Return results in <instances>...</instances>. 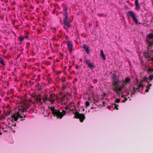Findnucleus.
Here are the masks:
<instances>
[{"label": "nucleus", "instance_id": "4c0bfd02", "mask_svg": "<svg viewBox=\"0 0 153 153\" xmlns=\"http://www.w3.org/2000/svg\"><path fill=\"white\" fill-rule=\"evenodd\" d=\"M131 94L132 95H133V94H134L135 93V92H134L133 91H132V92H131Z\"/></svg>", "mask_w": 153, "mask_h": 153}, {"label": "nucleus", "instance_id": "b1692460", "mask_svg": "<svg viewBox=\"0 0 153 153\" xmlns=\"http://www.w3.org/2000/svg\"><path fill=\"white\" fill-rule=\"evenodd\" d=\"M149 78L150 80L152 81L153 79V74H151L149 76Z\"/></svg>", "mask_w": 153, "mask_h": 153}, {"label": "nucleus", "instance_id": "58836bf2", "mask_svg": "<svg viewBox=\"0 0 153 153\" xmlns=\"http://www.w3.org/2000/svg\"><path fill=\"white\" fill-rule=\"evenodd\" d=\"M94 101L95 102H98V101H97V100H96L95 99H94Z\"/></svg>", "mask_w": 153, "mask_h": 153}, {"label": "nucleus", "instance_id": "2eb2a0df", "mask_svg": "<svg viewBox=\"0 0 153 153\" xmlns=\"http://www.w3.org/2000/svg\"><path fill=\"white\" fill-rule=\"evenodd\" d=\"M68 13L63 14L65 15V18L63 19V22L69 21Z\"/></svg>", "mask_w": 153, "mask_h": 153}, {"label": "nucleus", "instance_id": "49530a36", "mask_svg": "<svg viewBox=\"0 0 153 153\" xmlns=\"http://www.w3.org/2000/svg\"><path fill=\"white\" fill-rule=\"evenodd\" d=\"M64 28L65 29H66H66H67L65 27H64Z\"/></svg>", "mask_w": 153, "mask_h": 153}, {"label": "nucleus", "instance_id": "e433bc0d", "mask_svg": "<svg viewBox=\"0 0 153 153\" xmlns=\"http://www.w3.org/2000/svg\"><path fill=\"white\" fill-rule=\"evenodd\" d=\"M24 37V38H26V39H28L29 38V37L28 36H26Z\"/></svg>", "mask_w": 153, "mask_h": 153}, {"label": "nucleus", "instance_id": "a19ab883", "mask_svg": "<svg viewBox=\"0 0 153 153\" xmlns=\"http://www.w3.org/2000/svg\"><path fill=\"white\" fill-rule=\"evenodd\" d=\"M60 54L61 56H62V57H63V54H62V53H60Z\"/></svg>", "mask_w": 153, "mask_h": 153}, {"label": "nucleus", "instance_id": "5fc2aeb1", "mask_svg": "<svg viewBox=\"0 0 153 153\" xmlns=\"http://www.w3.org/2000/svg\"><path fill=\"white\" fill-rule=\"evenodd\" d=\"M151 52H152V53H153V51H151Z\"/></svg>", "mask_w": 153, "mask_h": 153}, {"label": "nucleus", "instance_id": "ddd939ff", "mask_svg": "<svg viewBox=\"0 0 153 153\" xmlns=\"http://www.w3.org/2000/svg\"><path fill=\"white\" fill-rule=\"evenodd\" d=\"M152 53L148 52L147 54V57L153 61V57L151 56Z\"/></svg>", "mask_w": 153, "mask_h": 153}, {"label": "nucleus", "instance_id": "f704fd0d", "mask_svg": "<svg viewBox=\"0 0 153 153\" xmlns=\"http://www.w3.org/2000/svg\"><path fill=\"white\" fill-rule=\"evenodd\" d=\"M146 88H147V89H150V87L149 86V85H147V86H146Z\"/></svg>", "mask_w": 153, "mask_h": 153}, {"label": "nucleus", "instance_id": "c9c22d12", "mask_svg": "<svg viewBox=\"0 0 153 153\" xmlns=\"http://www.w3.org/2000/svg\"><path fill=\"white\" fill-rule=\"evenodd\" d=\"M149 89H146L145 90V92H148L149 91Z\"/></svg>", "mask_w": 153, "mask_h": 153}, {"label": "nucleus", "instance_id": "39448f33", "mask_svg": "<svg viewBox=\"0 0 153 153\" xmlns=\"http://www.w3.org/2000/svg\"><path fill=\"white\" fill-rule=\"evenodd\" d=\"M55 95L54 94H51L49 96L48 95H46L44 98L43 99V101L46 103V101H49L51 104H53L55 101Z\"/></svg>", "mask_w": 153, "mask_h": 153}, {"label": "nucleus", "instance_id": "72a5a7b5", "mask_svg": "<svg viewBox=\"0 0 153 153\" xmlns=\"http://www.w3.org/2000/svg\"><path fill=\"white\" fill-rule=\"evenodd\" d=\"M69 108V107L68 106H66L65 108V109L67 110L68 109V108Z\"/></svg>", "mask_w": 153, "mask_h": 153}, {"label": "nucleus", "instance_id": "f257e3e1", "mask_svg": "<svg viewBox=\"0 0 153 153\" xmlns=\"http://www.w3.org/2000/svg\"><path fill=\"white\" fill-rule=\"evenodd\" d=\"M112 79L111 84L112 87V90L114 92L118 93V91H121L127 84L130 83L131 79L129 77H126L125 78V80H121L123 84L120 85V82L119 79L117 77V75L115 73H113L111 76Z\"/></svg>", "mask_w": 153, "mask_h": 153}, {"label": "nucleus", "instance_id": "3c124183", "mask_svg": "<svg viewBox=\"0 0 153 153\" xmlns=\"http://www.w3.org/2000/svg\"><path fill=\"white\" fill-rule=\"evenodd\" d=\"M0 134H1V135L2 134V133L1 132H0Z\"/></svg>", "mask_w": 153, "mask_h": 153}, {"label": "nucleus", "instance_id": "c756f323", "mask_svg": "<svg viewBox=\"0 0 153 153\" xmlns=\"http://www.w3.org/2000/svg\"><path fill=\"white\" fill-rule=\"evenodd\" d=\"M133 91L135 93L136 92V88L135 87H134L133 88V91Z\"/></svg>", "mask_w": 153, "mask_h": 153}, {"label": "nucleus", "instance_id": "8fccbe9b", "mask_svg": "<svg viewBox=\"0 0 153 153\" xmlns=\"http://www.w3.org/2000/svg\"><path fill=\"white\" fill-rule=\"evenodd\" d=\"M141 87L142 88V89L143 90V86H141Z\"/></svg>", "mask_w": 153, "mask_h": 153}, {"label": "nucleus", "instance_id": "4be33fe9", "mask_svg": "<svg viewBox=\"0 0 153 153\" xmlns=\"http://www.w3.org/2000/svg\"><path fill=\"white\" fill-rule=\"evenodd\" d=\"M90 105V103L88 101H86L85 102V105L86 107H88Z\"/></svg>", "mask_w": 153, "mask_h": 153}, {"label": "nucleus", "instance_id": "c85d7f7f", "mask_svg": "<svg viewBox=\"0 0 153 153\" xmlns=\"http://www.w3.org/2000/svg\"><path fill=\"white\" fill-rule=\"evenodd\" d=\"M12 112V111H10L8 112L6 114L7 115H9Z\"/></svg>", "mask_w": 153, "mask_h": 153}, {"label": "nucleus", "instance_id": "a211bd4d", "mask_svg": "<svg viewBox=\"0 0 153 153\" xmlns=\"http://www.w3.org/2000/svg\"><path fill=\"white\" fill-rule=\"evenodd\" d=\"M119 106L118 105H117L116 103H113L112 105V107L113 108L116 109L117 110H118V108H117V107Z\"/></svg>", "mask_w": 153, "mask_h": 153}, {"label": "nucleus", "instance_id": "c03bdc74", "mask_svg": "<svg viewBox=\"0 0 153 153\" xmlns=\"http://www.w3.org/2000/svg\"><path fill=\"white\" fill-rule=\"evenodd\" d=\"M38 78L39 79H40V76H38Z\"/></svg>", "mask_w": 153, "mask_h": 153}, {"label": "nucleus", "instance_id": "20e7f679", "mask_svg": "<svg viewBox=\"0 0 153 153\" xmlns=\"http://www.w3.org/2000/svg\"><path fill=\"white\" fill-rule=\"evenodd\" d=\"M126 16L128 19L132 18L135 24L137 25L138 22V20L137 18V15L133 11H130L126 13Z\"/></svg>", "mask_w": 153, "mask_h": 153}, {"label": "nucleus", "instance_id": "6e6d98bb", "mask_svg": "<svg viewBox=\"0 0 153 153\" xmlns=\"http://www.w3.org/2000/svg\"><path fill=\"white\" fill-rule=\"evenodd\" d=\"M103 104L104 105L105 102H103Z\"/></svg>", "mask_w": 153, "mask_h": 153}, {"label": "nucleus", "instance_id": "a878e982", "mask_svg": "<svg viewBox=\"0 0 153 153\" xmlns=\"http://www.w3.org/2000/svg\"><path fill=\"white\" fill-rule=\"evenodd\" d=\"M147 71L149 72H151V73L153 72V69L149 68L148 70Z\"/></svg>", "mask_w": 153, "mask_h": 153}, {"label": "nucleus", "instance_id": "37998d69", "mask_svg": "<svg viewBox=\"0 0 153 153\" xmlns=\"http://www.w3.org/2000/svg\"><path fill=\"white\" fill-rule=\"evenodd\" d=\"M76 68H77V69H78L79 68V67L78 66H77L76 67Z\"/></svg>", "mask_w": 153, "mask_h": 153}, {"label": "nucleus", "instance_id": "aec40b11", "mask_svg": "<svg viewBox=\"0 0 153 153\" xmlns=\"http://www.w3.org/2000/svg\"><path fill=\"white\" fill-rule=\"evenodd\" d=\"M148 37L150 39H153V33H151L148 34Z\"/></svg>", "mask_w": 153, "mask_h": 153}, {"label": "nucleus", "instance_id": "7c9ffc66", "mask_svg": "<svg viewBox=\"0 0 153 153\" xmlns=\"http://www.w3.org/2000/svg\"><path fill=\"white\" fill-rule=\"evenodd\" d=\"M149 45H152L153 44V40L152 42H149Z\"/></svg>", "mask_w": 153, "mask_h": 153}, {"label": "nucleus", "instance_id": "6e6552de", "mask_svg": "<svg viewBox=\"0 0 153 153\" xmlns=\"http://www.w3.org/2000/svg\"><path fill=\"white\" fill-rule=\"evenodd\" d=\"M67 46L68 49L69 50L70 53H71L73 49V45L72 43L70 41H68Z\"/></svg>", "mask_w": 153, "mask_h": 153}, {"label": "nucleus", "instance_id": "de8ad7c7", "mask_svg": "<svg viewBox=\"0 0 153 153\" xmlns=\"http://www.w3.org/2000/svg\"><path fill=\"white\" fill-rule=\"evenodd\" d=\"M152 6L153 7V1H152Z\"/></svg>", "mask_w": 153, "mask_h": 153}, {"label": "nucleus", "instance_id": "f3484780", "mask_svg": "<svg viewBox=\"0 0 153 153\" xmlns=\"http://www.w3.org/2000/svg\"><path fill=\"white\" fill-rule=\"evenodd\" d=\"M35 99L36 101L38 103L39 102V103H41V99L40 98H39L38 97H36L35 98Z\"/></svg>", "mask_w": 153, "mask_h": 153}, {"label": "nucleus", "instance_id": "864d4df0", "mask_svg": "<svg viewBox=\"0 0 153 153\" xmlns=\"http://www.w3.org/2000/svg\"><path fill=\"white\" fill-rule=\"evenodd\" d=\"M24 120V119H22V120H21V121H23V120Z\"/></svg>", "mask_w": 153, "mask_h": 153}, {"label": "nucleus", "instance_id": "13d9d810", "mask_svg": "<svg viewBox=\"0 0 153 153\" xmlns=\"http://www.w3.org/2000/svg\"><path fill=\"white\" fill-rule=\"evenodd\" d=\"M53 14H54V13H55V12L54 11H53Z\"/></svg>", "mask_w": 153, "mask_h": 153}, {"label": "nucleus", "instance_id": "0eeeda50", "mask_svg": "<svg viewBox=\"0 0 153 153\" xmlns=\"http://www.w3.org/2000/svg\"><path fill=\"white\" fill-rule=\"evenodd\" d=\"M85 64L87 65L88 67L90 69H92L95 68V67L93 63H91L89 60L86 59H85Z\"/></svg>", "mask_w": 153, "mask_h": 153}, {"label": "nucleus", "instance_id": "9b49d317", "mask_svg": "<svg viewBox=\"0 0 153 153\" xmlns=\"http://www.w3.org/2000/svg\"><path fill=\"white\" fill-rule=\"evenodd\" d=\"M144 85H143L141 84V82H140V83L138 85L137 87L136 88V90H137V92H140V93H141L142 92V91H141V92H140V88H141V86H143V88L144 86Z\"/></svg>", "mask_w": 153, "mask_h": 153}, {"label": "nucleus", "instance_id": "393cba45", "mask_svg": "<svg viewBox=\"0 0 153 153\" xmlns=\"http://www.w3.org/2000/svg\"><path fill=\"white\" fill-rule=\"evenodd\" d=\"M120 99H117L114 101L115 102L119 103L120 102Z\"/></svg>", "mask_w": 153, "mask_h": 153}, {"label": "nucleus", "instance_id": "6ab92c4d", "mask_svg": "<svg viewBox=\"0 0 153 153\" xmlns=\"http://www.w3.org/2000/svg\"><path fill=\"white\" fill-rule=\"evenodd\" d=\"M24 38V36H20L18 37V39L19 40L20 42L21 43H22L23 41Z\"/></svg>", "mask_w": 153, "mask_h": 153}, {"label": "nucleus", "instance_id": "bb28decb", "mask_svg": "<svg viewBox=\"0 0 153 153\" xmlns=\"http://www.w3.org/2000/svg\"><path fill=\"white\" fill-rule=\"evenodd\" d=\"M66 86L65 85L63 84V86L62 88V90H64L66 88Z\"/></svg>", "mask_w": 153, "mask_h": 153}, {"label": "nucleus", "instance_id": "2f4dec72", "mask_svg": "<svg viewBox=\"0 0 153 153\" xmlns=\"http://www.w3.org/2000/svg\"><path fill=\"white\" fill-rule=\"evenodd\" d=\"M127 100V99L126 97L124 98V100L122 101V102H125V101H126Z\"/></svg>", "mask_w": 153, "mask_h": 153}, {"label": "nucleus", "instance_id": "9d476101", "mask_svg": "<svg viewBox=\"0 0 153 153\" xmlns=\"http://www.w3.org/2000/svg\"><path fill=\"white\" fill-rule=\"evenodd\" d=\"M83 48L87 53L89 54L90 53L89 47L87 45L84 44L83 46Z\"/></svg>", "mask_w": 153, "mask_h": 153}, {"label": "nucleus", "instance_id": "ea45409f", "mask_svg": "<svg viewBox=\"0 0 153 153\" xmlns=\"http://www.w3.org/2000/svg\"><path fill=\"white\" fill-rule=\"evenodd\" d=\"M7 107L8 108H10V106L9 105H7Z\"/></svg>", "mask_w": 153, "mask_h": 153}, {"label": "nucleus", "instance_id": "a18cd8bd", "mask_svg": "<svg viewBox=\"0 0 153 153\" xmlns=\"http://www.w3.org/2000/svg\"><path fill=\"white\" fill-rule=\"evenodd\" d=\"M31 99H30L29 100V102H31Z\"/></svg>", "mask_w": 153, "mask_h": 153}, {"label": "nucleus", "instance_id": "423d86ee", "mask_svg": "<svg viewBox=\"0 0 153 153\" xmlns=\"http://www.w3.org/2000/svg\"><path fill=\"white\" fill-rule=\"evenodd\" d=\"M75 117L76 119H79L80 121L82 122L85 119V116L82 114H79L77 111L74 113Z\"/></svg>", "mask_w": 153, "mask_h": 153}, {"label": "nucleus", "instance_id": "1a4fd4ad", "mask_svg": "<svg viewBox=\"0 0 153 153\" xmlns=\"http://www.w3.org/2000/svg\"><path fill=\"white\" fill-rule=\"evenodd\" d=\"M61 7L63 8V11H64L63 14L68 13V8L66 4H62L61 5Z\"/></svg>", "mask_w": 153, "mask_h": 153}, {"label": "nucleus", "instance_id": "473e14b6", "mask_svg": "<svg viewBox=\"0 0 153 153\" xmlns=\"http://www.w3.org/2000/svg\"><path fill=\"white\" fill-rule=\"evenodd\" d=\"M144 81H147V78L146 76H145L144 78Z\"/></svg>", "mask_w": 153, "mask_h": 153}, {"label": "nucleus", "instance_id": "bf43d9fd", "mask_svg": "<svg viewBox=\"0 0 153 153\" xmlns=\"http://www.w3.org/2000/svg\"><path fill=\"white\" fill-rule=\"evenodd\" d=\"M83 111H84V109H83Z\"/></svg>", "mask_w": 153, "mask_h": 153}, {"label": "nucleus", "instance_id": "cd10ccee", "mask_svg": "<svg viewBox=\"0 0 153 153\" xmlns=\"http://www.w3.org/2000/svg\"><path fill=\"white\" fill-rule=\"evenodd\" d=\"M97 15L98 16H100V17H101L102 16H104V15L102 14H97Z\"/></svg>", "mask_w": 153, "mask_h": 153}, {"label": "nucleus", "instance_id": "f03ea898", "mask_svg": "<svg viewBox=\"0 0 153 153\" xmlns=\"http://www.w3.org/2000/svg\"><path fill=\"white\" fill-rule=\"evenodd\" d=\"M29 103V102L28 101H24L22 105L23 110L19 109L18 112L14 113L12 115L11 117L12 120L16 121L19 118H22L26 117L25 115L23 113L25 111H26L27 108L30 105Z\"/></svg>", "mask_w": 153, "mask_h": 153}, {"label": "nucleus", "instance_id": "79ce46f5", "mask_svg": "<svg viewBox=\"0 0 153 153\" xmlns=\"http://www.w3.org/2000/svg\"><path fill=\"white\" fill-rule=\"evenodd\" d=\"M152 85V84H149L148 85H149V86L150 87V86H151V85Z\"/></svg>", "mask_w": 153, "mask_h": 153}, {"label": "nucleus", "instance_id": "4468645a", "mask_svg": "<svg viewBox=\"0 0 153 153\" xmlns=\"http://www.w3.org/2000/svg\"><path fill=\"white\" fill-rule=\"evenodd\" d=\"M100 54V56L103 59H104V60H105L106 57L104 53L103 50H101Z\"/></svg>", "mask_w": 153, "mask_h": 153}, {"label": "nucleus", "instance_id": "09e8293b", "mask_svg": "<svg viewBox=\"0 0 153 153\" xmlns=\"http://www.w3.org/2000/svg\"><path fill=\"white\" fill-rule=\"evenodd\" d=\"M49 59H52V58H51V57H49Z\"/></svg>", "mask_w": 153, "mask_h": 153}, {"label": "nucleus", "instance_id": "f8f14e48", "mask_svg": "<svg viewBox=\"0 0 153 153\" xmlns=\"http://www.w3.org/2000/svg\"><path fill=\"white\" fill-rule=\"evenodd\" d=\"M64 25L66 26L68 28H69L71 27V25L70 22L69 21H66L65 22H63Z\"/></svg>", "mask_w": 153, "mask_h": 153}, {"label": "nucleus", "instance_id": "603ef678", "mask_svg": "<svg viewBox=\"0 0 153 153\" xmlns=\"http://www.w3.org/2000/svg\"><path fill=\"white\" fill-rule=\"evenodd\" d=\"M110 106H108V108L110 109Z\"/></svg>", "mask_w": 153, "mask_h": 153}, {"label": "nucleus", "instance_id": "5701e85b", "mask_svg": "<svg viewBox=\"0 0 153 153\" xmlns=\"http://www.w3.org/2000/svg\"><path fill=\"white\" fill-rule=\"evenodd\" d=\"M61 80L62 81V83L63 84H65L64 82L65 81V79L64 77H62L61 79Z\"/></svg>", "mask_w": 153, "mask_h": 153}, {"label": "nucleus", "instance_id": "7ed1b4c3", "mask_svg": "<svg viewBox=\"0 0 153 153\" xmlns=\"http://www.w3.org/2000/svg\"><path fill=\"white\" fill-rule=\"evenodd\" d=\"M48 108L52 111L54 115L56 116L57 118L62 119L66 114L65 110H63L62 112H60L59 109H55L54 106H48Z\"/></svg>", "mask_w": 153, "mask_h": 153}, {"label": "nucleus", "instance_id": "412c9836", "mask_svg": "<svg viewBox=\"0 0 153 153\" xmlns=\"http://www.w3.org/2000/svg\"><path fill=\"white\" fill-rule=\"evenodd\" d=\"M0 63L3 66H4L5 65L4 62L1 57L0 58Z\"/></svg>", "mask_w": 153, "mask_h": 153}, {"label": "nucleus", "instance_id": "4d7b16f0", "mask_svg": "<svg viewBox=\"0 0 153 153\" xmlns=\"http://www.w3.org/2000/svg\"><path fill=\"white\" fill-rule=\"evenodd\" d=\"M80 60L81 61H82V59H80Z\"/></svg>", "mask_w": 153, "mask_h": 153}, {"label": "nucleus", "instance_id": "dca6fc26", "mask_svg": "<svg viewBox=\"0 0 153 153\" xmlns=\"http://www.w3.org/2000/svg\"><path fill=\"white\" fill-rule=\"evenodd\" d=\"M135 5L137 10L139 9L140 8V6L138 3V0H135Z\"/></svg>", "mask_w": 153, "mask_h": 153}]
</instances>
